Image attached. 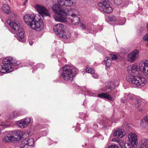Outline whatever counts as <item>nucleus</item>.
<instances>
[{
    "instance_id": "nucleus-36",
    "label": "nucleus",
    "mask_w": 148,
    "mask_h": 148,
    "mask_svg": "<svg viewBox=\"0 0 148 148\" xmlns=\"http://www.w3.org/2000/svg\"><path fill=\"white\" fill-rule=\"evenodd\" d=\"M117 56L116 55H114L112 56L111 58H110V59L111 60H114L117 59Z\"/></svg>"
},
{
    "instance_id": "nucleus-10",
    "label": "nucleus",
    "mask_w": 148,
    "mask_h": 148,
    "mask_svg": "<svg viewBox=\"0 0 148 148\" xmlns=\"http://www.w3.org/2000/svg\"><path fill=\"white\" fill-rule=\"evenodd\" d=\"M22 136L16 132H12L10 135L5 136L3 139L5 143H10L13 141H20L21 139Z\"/></svg>"
},
{
    "instance_id": "nucleus-9",
    "label": "nucleus",
    "mask_w": 148,
    "mask_h": 148,
    "mask_svg": "<svg viewBox=\"0 0 148 148\" xmlns=\"http://www.w3.org/2000/svg\"><path fill=\"white\" fill-rule=\"evenodd\" d=\"M64 26L61 23H58L53 27L54 32L60 38L64 39H68L70 37L69 35H66L64 32Z\"/></svg>"
},
{
    "instance_id": "nucleus-34",
    "label": "nucleus",
    "mask_w": 148,
    "mask_h": 148,
    "mask_svg": "<svg viewBox=\"0 0 148 148\" xmlns=\"http://www.w3.org/2000/svg\"><path fill=\"white\" fill-rule=\"evenodd\" d=\"M107 86H106L103 89H102V91H107V92H110L111 90H110V89H109L108 88H107Z\"/></svg>"
},
{
    "instance_id": "nucleus-46",
    "label": "nucleus",
    "mask_w": 148,
    "mask_h": 148,
    "mask_svg": "<svg viewBox=\"0 0 148 148\" xmlns=\"http://www.w3.org/2000/svg\"><path fill=\"white\" fill-rule=\"evenodd\" d=\"M29 44H30V45H32V44H31V43H29Z\"/></svg>"
},
{
    "instance_id": "nucleus-16",
    "label": "nucleus",
    "mask_w": 148,
    "mask_h": 148,
    "mask_svg": "<svg viewBox=\"0 0 148 148\" xmlns=\"http://www.w3.org/2000/svg\"><path fill=\"white\" fill-rule=\"evenodd\" d=\"M139 53V51L135 49L129 54L127 56L128 60L131 62H133L136 59L138 58Z\"/></svg>"
},
{
    "instance_id": "nucleus-3",
    "label": "nucleus",
    "mask_w": 148,
    "mask_h": 148,
    "mask_svg": "<svg viewBox=\"0 0 148 148\" xmlns=\"http://www.w3.org/2000/svg\"><path fill=\"white\" fill-rule=\"evenodd\" d=\"M3 65L0 66V72L2 73H10L13 70V65H18L20 62L14 60L11 57H7L3 61Z\"/></svg>"
},
{
    "instance_id": "nucleus-19",
    "label": "nucleus",
    "mask_w": 148,
    "mask_h": 148,
    "mask_svg": "<svg viewBox=\"0 0 148 148\" xmlns=\"http://www.w3.org/2000/svg\"><path fill=\"white\" fill-rule=\"evenodd\" d=\"M23 143L24 144H25V145L24 146L22 145L21 146L23 147L25 146L26 147V148H27L28 146H32L34 145V140L33 138H30L27 140H25L23 142Z\"/></svg>"
},
{
    "instance_id": "nucleus-21",
    "label": "nucleus",
    "mask_w": 148,
    "mask_h": 148,
    "mask_svg": "<svg viewBox=\"0 0 148 148\" xmlns=\"http://www.w3.org/2000/svg\"><path fill=\"white\" fill-rule=\"evenodd\" d=\"M97 97L101 98L107 99L110 101L113 100V98L108 93H102L99 94L97 95Z\"/></svg>"
},
{
    "instance_id": "nucleus-45",
    "label": "nucleus",
    "mask_w": 148,
    "mask_h": 148,
    "mask_svg": "<svg viewBox=\"0 0 148 148\" xmlns=\"http://www.w3.org/2000/svg\"><path fill=\"white\" fill-rule=\"evenodd\" d=\"M139 148H144L142 147H140Z\"/></svg>"
},
{
    "instance_id": "nucleus-5",
    "label": "nucleus",
    "mask_w": 148,
    "mask_h": 148,
    "mask_svg": "<svg viewBox=\"0 0 148 148\" xmlns=\"http://www.w3.org/2000/svg\"><path fill=\"white\" fill-rule=\"evenodd\" d=\"M126 79L129 83L139 88L143 86L147 83L146 80L145 78L138 75H127L126 76Z\"/></svg>"
},
{
    "instance_id": "nucleus-13",
    "label": "nucleus",
    "mask_w": 148,
    "mask_h": 148,
    "mask_svg": "<svg viewBox=\"0 0 148 148\" xmlns=\"http://www.w3.org/2000/svg\"><path fill=\"white\" fill-rule=\"evenodd\" d=\"M139 68L145 75H148V61L144 60L141 61L139 64Z\"/></svg>"
},
{
    "instance_id": "nucleus-41",
    "label": "nucleus",
    "mask_w": 148,
    "mask_h": 148,
    "mask_svg": "<svg viewBox=\"0 0 148 148\" xmlns=\"http://www.w3.org/2000/svg\"><path fill=\"white\" fill-rule=\"evenodd\" d=\"M147 31H148V24L147 23Z\"/></svg>"
},
{
    "instance_id": "nucleus-35",
    "label": "nucleus",
    "mask_w": 148,
    "mask_h": 148,
    "mask_svg": "<svg viewBox=\"0 0 148 148\" xmlns=\"http://www.w3.org/2000/svg\"><path fill=\"white\" fill-rule=\"evenodd\" d=\"M108 148H119V147L116 145H112L109 146Z\"/></svg>"
},
{
    "instance_id": "nucleus-1",
    "label": "nucleus",
    "mask_w": 148,
    "mask_h": 148,
    "mask_svg": "<svg viewBox=\"0 0 148 148\" xmlns=\"http://www.w3.org/2000/svg\"><path fill=\"white\" fill-rule=\"evenodd\" d=\"M72 11L69 9L65 11L62 10L60 13L55 14L53 17L57 21L62 22H67L69 24L73 23L75 25L78 24L80 22V18L75 14H72Z\"/></svg>"
},
{
    "instance_id": "nucleus-22",
    "label": "nucleus",
    "mask_w": 148,
    "mask_h": 148,
    "mask_svg": "<svg viewBox=\"0 0 148 148\" xmlns=\"http://www.w3.org/2000/svg\"><path fill=\"white\" fill-rule=\"evenodd\" d=\"M109 86H108L107 88L110 90H114L116 87L119 85V82H111L109 84Z\"/></svg>"
},
{
    "instance_id": "nucleus-42",
    "label": "nucleus",
    "mask_w": 148,
    "mask_h": 148,
    "mask_svg": "<svg viewBox=\"0 0 148 148\" xmlns=\"http://www.w3.org/2000/svg\"><path fill=\"white\" fill-rule=\"evenodd\" d=\"M123 19L124 20V21L125 22L126 20V19L125 18H123Z\"/></svg>"
},
{
    "instance_id": "nucleus-20",
    "label": "nucleus",
    "mask_w": 148,
    "mask_h": 148,
    "mask_svg": "<svg viewBox=\"0 0 148 148\" xmlns=\"http://www.w3.org/2000/svg\"><path fill=\"white\" fill-rule=\"evenodd\" d=\"M125 134L124 130L121 129L115 131L113 134L114 136H117L119 138H123Z\"/></svg>"
},
{
    "instance_id": "nucleus-6",
    "label": "nucleus",
    "mask_w": 148,
    "mask_h": 148,
    "mask_svg": "<svg viewBox=\"0 0 148 148\" xmlns=\"http://www.w3.org/2000/svg\"><path fill=\"white\" fill-rule=\"evenodd\" d=\"M7 22L15 32H18L17 34L18 36L17 39L19 41L22 42L21 40L24 37V32L23 29L22 28L20 27L19 22L15 21L13 22L10 19H8Z\"/></svg>"
},
{
    "instance_id": "nucleus-44",
    "label": "nucleus",
    "mask_w": 148,
    "mask_h": 148,
    "mask_svg": "<svg viewBox=\"0 0 148 148\" xmlns=\"http://www.w3.org/2000/svg\"><path fill=\"white\" fill-rule=\"evenodd\" d=\"M33 69H36V66H34V67Z\"/></svg>"
},
{
    "instance_id": "nucleus-47",
    "label": "nucleus",
    "mask_w": 148,
    "mask_h": 148,
    "mask_svg": "<svg viewBox=\"0 0 148 148\" xmlns=\"http://www.w3.org/2000/svg\"><path fill=\"white\" fill-rule=\"evenodd\" d=\"M29 44H30V45H32V44H31V43H29Z\"/></svg>"
},
{
    "instance_id": "nucleus-33",
    "label": "nucleus",
    "mask_w": 148,
    "mask_h": 148,
    "mask_svg": "<svg viewBox=\"0 0 148 148\" xmlns=\"http://www.w3.org/2000/svg\"><path fill=\"white\" fill-rule=\"evenodd\" d=\"M143 39L144 41H147L148 42V34L145 35L143 38Z\"/></svg>"
},
{
    "instance_id": "nucleus-8",
    "label": "nucleus",
    "mask_w": 148,
    "mask_h": 148,
    "mask_svg": "<svg viewBox=\"0 0 148 148\" xmlns=\"http://www.w3.org/2000/svg\"><path fill=\"white\" fill-rule=\"evenodd\" d=\"M128 143L124 144L125 148H135L138 143L137 138L136 135L133 133H130L128 135Z\"/></svg>"
},
{
    "instance_id": "nucleus-43",
    "label": "nucleus",
    "mask_w": 148,
    "mask_h": 148,
    "mask_svg": "<svg viewBox=\"0 0 148 148\" xmlns=\"http://www.w3.org/2000/svg\"><path fill=\"white\" fill-rule=\"evenodd\" d=\"M125 23V22H123V23H121V25H123V24H124Z\"/></svg>"
},
{
    "instance_id": "nucleus-37",
    "label": "nucleus",
    "mask_w": 148,
    "mask_h": 148,
    "mask_svg": "<svg viewBox=\"0 0 148 148\" xmlns=\"http://www.w3.org/2000/svg\"><path fill=\"white\" fill-rule=\"evenodd\" d=\"M92 76L93 78L96 79L98 78V75L97 74L95 73L92 74Z\"/></svg>"
},
{
    "instance_id": "nucleus-39",
    "label": "nucleus",
    "mask_w": 148,
    "mask_h": 148,
    "mask_svg": "<svg viewBox=\"0 0 148 148\" xmlns=\"http://www.w3.org/2000/svg\"><path fill=\"white\" fill-rule=\"evenodd\" d=\"M41 65H42V64H38L36 66H40Z\"/></svg>"
},
{
    "instance_id": "nucleus-7",
    "label": "nucleus",
    "mask_w": 148,
    "mask_h": 148,
    "mask_svg": "<svg viewBox=\"0 0 148 148\" xmlns=\"http://www.w3.org/2000/svg\"><path fill=\"white\" fill-rule=\"evenodd\" d=\"M134 95L129 92L126 93L124 95V99L121 100L122 102L125 103V100L127 102L131 103L133 106L136 108H138L140 106L142 102L141 99H140L135 98Z\"/></svg>"
},
{
    "instance_id": "nucleus-32",
    "label": "nucleus",
    "mask_w": 148,
    "mask_h": 148,
    "mask_svg": "<svg viewBox=\"0 0 148 148\" xmlns=\"http://www.w3.org/2000/svg\"><path fill=\"white\" fill-rule=\"evenodd\" d=\"M23 120L24 121H25V122L26 123V124H27V125L31 121V119L29 118L24 119Z\"/></svg>"
},
{
    "instance_id": "nucleus-11",
    "label": "nucleus",
    "mask_w": 148,
    "mask_h": 148,
    "mask_svg": "<svg viewBox=\"0 0 148 148\" xmlns=\"http://www.w3.org/2000/svg\"><path fill=\"white\" fill-rule=\"evenodd\" d=\"M98 5L102 8L101 10L106 13L110 14L112 11V8L110 6L108 0L101 1L98 3Z\"/></svg>"
},
{
    "instance_id": "nucleus-30",
    "label": "nucleus",
    "mask_w": 148,
    "mask_h": 148,
    "mask_svg": "<svg viewBox=\"0 0 148 148\" xmlns=\"http://www.w3.org/2000/svg\"><path fill=\"white\" fill-rule=\"evenodd\" d=\"M144 120V121H145V123H146L147 124H148V116H145L144 117V119L141 120V125L142 123H143V121Z\"/></svg>"
},
{
    "instance_id": "nucleus-25",
    "label": "nucleus",
    "mask_w": 148,
    "mask_h": 148,
    "mask_svg": "<svg viewBox=\"0 0 148 148\" xmlns=\"http://www.w3.org/2000/svg\"><path fill=\"white\" fill-rule=\"evenodd\" d=\"M140 143L142 146L145 148H148V140L145 138H143L141 139Z\"/></svg>"
},
{
    "instance_id": "nucleus-18",
    "label": "nucleus",
    "mask_w": 148,
    "mask_h": 148,
    "mask_svg": "<svg viewBox=\"0 0 148 148\" xmlns=\"http://www.w3.org/2000/svg\"><path fill=\"white\" fill-rule=\"evenodd\" d=\"M137 67L136 65L128 66L127 68V71L129 74H134L137 72Z\"/></svg>"
},
{
    "instance_id": "nucleus-12",
    "label": "nucleus",
    "mask_w": 148,
    "mask_h": 148,
    "mask_svg": "<svg viewBox=\"0 0 148 148\" xmlns=\"http://www.w3.org/2000/svg\"><path fill=\"white\" fill-rule=\"evenodd\" d=\"M35 8L38 13L42 17L50 16V14L49 10L45 7L38 5H36Z\"/></svg>"
},
{
    "instance_id": "nucleus-14",
    "label": "nucleus",
    "mask_w": 148,
    "mask_h": 148,
    "mask_svg": "<svg viewBox=\"0 0 148 148\" xmlns=\"http://www.w3.org/2000/svg\"><path fill=\"white\" fill-rule=\"evenodd\" d=\"M44 27V23L41 19H39L38 21H35L31 25V28L37 31L43 29Z\"/></svg>"
},
{
    "instance_id": "nucleus-26",
    "label": "nucleus",
    "mask_w": 148,
    "mask_h": 148,
    "mask_svg": "<svg viewBox=\"0 0 148 148\" xmlns=\"http://www.w3.org/2000/svg\"><path fill=\"white\" fill-rule=\"evenodd\" d=\"M18 126L21 128H24L27 126V125L23 120H20L18 123Z\"/></svg>"
},
{
    "instance_id": "nucleus-17",
    "label": "nucleus",
    "mask_w": 148,
    "mask_h": 148,
    "mask_svg": "<svg viewBox=\"0 0 148 148\" xmlns=\"http://www.w3.org/2000/svg\"><path fill=\"white\" fill-rule=\"evenodd\" d=\"M81 27L82 29H86L87 31L86 33H92L94 30V25H85L84 24H82Z\"/></svg>"
},
{
    "instance_id": "nucleus-38",
    "label": "nucleus",
    "mask_w": 148,
    "mask_h": 148,
    "mask_svg": "<svg viewBox=\"0 0 148 148\" xmlns=\"http://www.w3.org/2000/svg\"><path fill=\"white\" fill-rule=\"evenodd\" d=\"M28 0H25V2L23 3V5H25L27 4Z\"/></svg>"
},
{
    "instance_id": "nucleus-27",
    "label": "nucleus",
    "mask_w": 148,
    "mask_h": 148,
    "mask_svg": "<svg viewBox=\"0 0 148 148\" xmlns=\"http://www.w3.org/2000/svg\"><path fill=\"white\" fill-rule=\"evenodd\" d=\"M111 60L110 59V58L109 57H107L106 59L104 60L106 63V65L108 68H109L111 65Z\"/></svg>"
},
{
    "instance_id": "nucleus-4",
    "label": "nucleus",
    "mask_w": 148,
    "mask_h": 148,
    "mask_svg": "<svg viewBox=\"0 0 148 148\" xmlns=\"http://www.w3.org/2000/svg\"><path fill=\"white\" fill-rule=\"evenodd\" d=\"M60 77L65 81L69 82H72L75 73L73 67L69 65H66L62 67L60 71Z\"/></svg>"
},
{
    "instance_id": "nucleus-40",
    "label": "nucleus",
    "mask_w": 148,
    "mask_h": 148,
    "mask_svg": "<svg viewBox=\"0 0 148 148\" xmlns=\"http://www.w3.org/2000/svg\"><path fill=\"white\" fill-rule=\"evenodd\" d=\"M26 147L25 146L24 147H22V146H21L20 148H26Z\"/></svg>"
},
{
    "instance_id": "nucleus-23",
    "label": "nucleus",
    "mask_w": 148,
    "mask_h": 148,
    "mask_svg": "<svg viewBox=\"0 0 148 148\" xmlns=\"http://www.w3.org/2000/svg\"><path fill=\"white\" fill-rule=\"evenodd\" d=\"M23 115V114H21V112L14 111L10 114L9 117V119H12L14 118L22 115Z\"/></svg>"
},
{
    "instance_id": "nucleus-28",
    "label": "nucleus",
    "mask_w": 148,
    "mask_h": 148,
    "mask_svg": "<svg viewBox=\"0 0 148 148\" xmlns=\"http://www.w3.org/2000/svg\"><path fill=\"white\" fill-rule=\"evenodd\" d=\"M108 19L109 21L111 22H114L116 20L117 21V20L116 19L115 17L113 15H110L108 16Z\"/></svg>"
},
{
    "instance_id": "nucleus-24",
    "label": "nucleus",
    "mask_w": 148,
    "mask_h": 148,
    "mask_svg": "<svg viewBox=\"0 0 148 148\" xmlns=\"http://www.w3.org/2000/svg\"><path fill=\"white\" fill-rule=\"evenodd\" d=\"M2 9L6 13L9 14L10 12V8L8 4H3Z\"/></svg>"
},
{
    "instance_id": "nucleus-31",
    "label": "nucleus",
    "mask_w": 148,
    "mask_h": 148,
    "mask_svg": "<svg viewBox=\"0 0 148 148\" xmlns=\"http://www.w3.org/2000/svg\"><path fill=\"white\" fill-rule=\"evenodd\" d=\"M114 3L116 5H119L122 2V0H113Z\"/></svg>"
},
{
    "instance_id": "nucleus-29",
    "label": "nucleus",
    "mask_w": 148,
    "mask_h": 148,
    "mask_svg": "<svg viewBox=\"0 0 148 148\" xmlns=\"http://www.w3.org/2000/svg\"><path fill=\"white\" fill-rule=\"evenodd\" d=\"M86 71L88 73L93 74L94 73V71L93 69L91 68H87L86 69Z\"/></svg>"
},
{
    "instance_id": "nucleus-15",
    "label": "nucleus",
    "mask_w": 148,
    "mask_h": 148,
    "mask_svg": "<svg viewBox=\"0 0 148 148\" xmlns=\"http://www.w3.org/2000/svg\"><path fill=\"white\" fill-rule=\"evenodd\" d=\"M35 18V16L34 14H27L24 16V20L25 22L30 28L31 25L36 21Z\"/></svg>"
},
{
    "instance_id": "nucleus-2",
    "label": "nucleus",
    "mask_w": 148,
    "mask_h": 148,
    "mask_svg": "<svg viewBox=\"0 0 148 148\" xmlns=\"http://www.w3.org/2000/svg\"><path fill=\"white\" fill-rule=\"evenodd\" d=\"M58 3H55L52 7L53 11L57 14L60 13V11L64 10L65 11L70 9L69 7L74 5L76 0H57Z\"/></svg>"
}]
</instances>
